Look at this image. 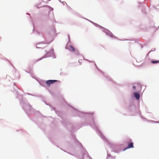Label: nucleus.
Returning a JSON list of instances; mask_svg holds the SVG:
<instances>
[{"label": "nucleus", "instance_id": "1", "mask_svg": "<svg viewBox=\"0 0 159 159\" xmlns=\"http://www.w3.org/2000/svg\"><path fill=\"white\" fill-rule=\"evenodd\" d=\"M57 81V80H49L46 81V84L48 86H49L51 84Z\"/></svg>", "mask_w": 159, "mask_h": 159}, {"label": "nucleus", "instance_id": "2", "mask_svg": "<svg viewBox=\"0 0 159 159\" xmlns=\"http://www.w3.org/2000/svg\"><path fill=\"white\" fill-rule=\"evenodd\" d=\"M128 147L126 148V149L134 148L133 143L132 142H129V143H128Z\"/></svg>", "mask_w": 159, "mask_h": 159}, {"label": "nucleus", "instance_id": "3", "mask_svg": "<svg viewBox=\"0 0 159 159\" xmlns=\"http://www.w3.org/2000/svg\"><path fill=\"white\" fill-rule=\"evenodd\" d=\"M134 95L137 100H139L140 98V95L137 92H134Z\"/></svg>", "mask_w": 159, "mask_h": 159}, {"label": "nucleus", "instance_id": "4", "mask_svg": "<svg viewBox=\"0 0 159 159\" xmlns=\"http://www.w3.org/2000/svg\"><path fill=\"white\" fill-rule=\"evenodd\" d=\"M70 51H72V52H74L75 50V48H74V47H72L71 46H70Z\"/></svg>", "mask_w": 159, "mask_h": 159}, {"label": "nucleus", "instance_id": "5", "mask_svg": "<svg viewBox=\"0 0 159 159\" xmlns=\"http://www.w3.org/2000/svg\"><path fill=\"white\" fill-rule=\"evenodd\" d=\"M151 63L152 64H155V63H158L159 62V61H151Z\"/></svg>", "mask_w": 159, "mask_h": 159}, {"label": "nucleus", "instance_id": "6", "mask_svg": "<svg viewBox=\"0 0 159 159\" xmlns=\"http://www.w3.org/2000/svg\"><path fill=\"white\" fill-rule=\"evenodd\" d=\"M133 88L134 89H136V87H135V86H133Z\"/></svg>", "mask_w": 159, "mask_h": 159}]
</instances>
